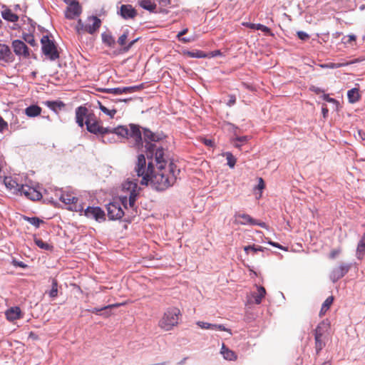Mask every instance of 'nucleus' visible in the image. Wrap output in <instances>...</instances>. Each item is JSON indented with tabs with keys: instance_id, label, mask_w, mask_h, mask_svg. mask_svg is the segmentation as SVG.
I'll return each mask as SVG.
<instances>
[{
	"instance_id": "1",
	"label": "nucleus",
	"mask_w": 365,
	"mask_h": 365,
	"mask_svg": "<svg viewBox=\"0 0 365 365\" xmlns=\"http://www.w3.org/2000/svg\"><path fill=\"white\" fill-rule=\"evenodd\" d=\"M143 139L147 158L155 159L158 172L155 170L152 162L146 165L144 155L138 156V160L135 167V171L138 177H142L144 180L151 182H173L177 180L176 173L180 170L177 169L173 163L168 165L169 173H167V160L165 158L164 148L158 145L157 143L163 139V137L157 133H153L148 129H144Z\"/></svg>"
},
{
	"instance_id": "2",
	"label": "nucleus",
	"mask_w": 365,
	"mask_h": 365,
	"mask_svg": "<svg viewBox=\"0 0 365 365\" xmlns=\"http://www.w3.org/2000/svg\"><path fill=\"white\" fill-rule=\"evenodd\" d=\"M86 130L93 134L101 135L107 133H115L125 138H132L135 145L138 147L143 146L142 134L140 127L135 124H130L129 128L127 126L119 125L115 128H106L102 125V122L93 113L85 121Z\"/></svg>"
},
{
	"instance_id": "3",
	"label": "nucleus",
	"mask_w": 365,
	"mask_h": 365,
	"mask_svg": "<svg viewBox=\"0 0 365 365\" xmlns=\"http://www.w3.org/2000/svg\"><path fill=\"white\" fill-rule=\"evenodd\" d=\"M11 194L24 195L31 200H38L42 194L38 186L33 187L30 184H1Z\"/></svg>"
},
{
	"instance_id": "4",
	"label": "nucleus",
	"mask_w": 365,
	"mask_h": 365,
	"mask_svg": "<svg viewBox=\"0 0 365 365\" xmlns=\"http://www.w3.org/2000/svg\"><path fill=\"white\" fill-rule=\"evenodd\" d=\"M180 315V311L179 309L175 307L168 309L159 321V327L164 331L173 329L178 324Z\"/></svg>"
},
{
	"instance_id": "5",
	"label": "nucleus",
	"mask_w": 365,
	"mask_h": 365,
	"mask_svg": "<svg viewBox=\"0 0 365 365\" xmlns=\"http://www.w3.org/2000/svg\"><path fill=\"white\" fill-rule=\"evenodd\" d=\"M101 25V21L97 16H89L87 18L85 23L81 19L78 21L76 26L78 34L81 35L85 33L93 34L100 28Z\"/></svg>"
},
{
	"instance_id": "6",
	"label": "nucleus",
	"mask_w": 365,
	"mask_h": 365,
	"mask_svg": "<svg viewBox=\"0 0 365 365\" xmlns=\"http://www.w3.org/2000/svg\"><path fill=\"white\" fill-rule=\"evenodd\" d=\"M127 196L122 197L119 201H113L107 205L108 216L110 220H120L123 217L124 211L121 205L127 208Z\"/></svg>"
},
{
	"instance_id": "7",
	"label": "nucleus",
	"mask_w": 365,
	"mask_h": 365,
	"mask_svg": "<svg viewBox=\"0 0 365 365\" xmlns=\"http://www.w3.org/2000/svg\"><path fill=\"white\" fill-rule=\"evenodd\" d=\"M41 43L42 44V51L45 56H48L51 61L58 58L59 54L56 46L48 36H43Z\"/></svg>"
},
{
	"instance_id": "8",
	"label": "nucleus",
	"mask_w": 365,
	"mask_h": 365,
	"mask_svg": "<svg viewBox=\"0 0 365 365\" xmlns=\"http://www.w3.org/2000/svg\"><path fill=\"white\" fill-rule=\"evenodd\" d=\"M351 264L340 262L338 266L334 267L330 274L329 278L334 283L342 278L350 269Z\"/></svg>"
},
{
	"instance_id": "9",
	"label": "nucleus",
	"mask_w": 365,
	"mask_h": 365,
	"mask_svg": "<svg viewBox=\"0 0 365 365\" xmlns=\"http://www.w3.org/2000/svg\"><path fill=\"white\" fill-rule=\"evenodd\" d=\"M84 215L97 222H103L106 220L105 212L99 207H88L84 210Z\"/></svg>"
},
{
	"instance_id": "10",
	"label": "nucleus",
	"mask_w": 365,
	"mask_h": 365,
	"mask_svg": "<svg viewBox=\"0 0 365 365\" xmlns=\"http://www.w3.org/2000/svg\"><path fill=\"white\" fill-rule=\"evenodd\" d=\"M76 122L78 125L83 128L85 125V121L88 119V117L92 115L93 113L89 112L88 109L85 106H79L76 108Z\"/></svg>"
},
{
	"instance_id": "11",
	"label": "nucleus",
	"mask_w": 365,
	"mask_h": 365,
	"mask_svg": "<svg viewBox=\"0 0 365 365\" xmlns=\"http://www.w3.org/2000/svg\"><path fill=\"white\" fill-rule=\"evenodd\" d=\"M12 48L16 55L24 58L29 57V50L27 46L21 40H14L12 42Z\"/></svg>"
},
{
	"instance_id": "12",
	"label": "nucleus",
	"mask_w": 365,
	"mask_h": 365,
	"mask_svg": "<svg viewBox=\"0 0 365 365\" xmlns=\"http://www.w3.org/2000/svg\"><path fill=\"white\" fill-rule=\"evenodd\" d=\"M236 219L241 225H259L263 228L267 227V225L264 222H259L258 220L253 219L251 216L247 214H239L236 215Z\"/></svg>"
},
{
	"instance_id": "13",
	"label": "nucleus",
	"mask_w": 365,
	"mask_h": 365,
	"mask_svg": "<svg viewBox=\"0 0 365 365\" xmlns=\"http://www.w3.org/2000/svg\"><path fill=\"white\" fill-rule=\"evenodd\" d=\"M69 5L66 11V17L69 19H73L79 16L81 13V7L78 1H70Z\"/></svg>"
},
{
	"instance_id": "14",
	"label": "nucleus",
	"mask_w": 365,
	"mask_h": 365,
	"mask_svg": "<svg viewBox=\"0 0 365 365\" xmlns=\"http://www.w3.org/2000/svg\"><path fill=\"white\" fill-rule=\"evenodd\" d=\"M197 325L204 329L224 331L228 332L230 334V335H232L231 330L229 329H227L222 324H210V323L199 321L197 322Z\"/></svg>"
},
{
	"instance_id": "15",
	"label": "nucleus",
	"mask_w": 365,
	"mask_h": 365,
	"mask_svg": "<svg viewBox=\"0 0 365 365\" xmlns=\"http://www.w3.org/2000/svg\"><path fill=\"white\" fill-rule=\"evenodd\" d=\"M14 60V56L10 50V48L3 43H0V61L5 63L11 62Z\"/></svg>"
},
{
	"instance_id": "16",
	"label": "nucleus",
	"mask_w": 365,
	"mask_h": 365,
	"mask_svg": "<svg viewBox=\"0 0 365 365\" xmlns=\"http://www.w3.org/2000/svg\"><path fill=\"white\" fill-rule=\"evenodd\" d=\"M120 15L125 19H133L137 16L136 10L130 4H123L120 6Z\"/></svg>"
},
{
	"instance_id": "17",
	"label": "nucleus",
	"mask_w": 365,
	"mask_h": 365,
	"mask_svg": "<svg viewBox=\"0 0 365 365\" xmlns=\"http://www.w3.org/2000/svg\"><path fill=\"white\" fill-rule=\"evenodd\" d=\"M59 200L65 205H70V207L78 202V197L73 192H63L59 197Z\"/></svg>"
},
{
	"instance_id": "18",
	"label": "nucleus",
	"mask_w": 365,
	"mask_h": 365,
	"mask_svg": "<svg viewBox=\"0 0 365 365\" xmlns=\"http://www.w3.org/2000/svg\"><path fill=\"white\" fill-rule=\"evenodd\" d=\"M130 185L131 184H129ZM133 186L130 187V186L128 187V190H130L129 194V205L130 207H134L135 200L138 195H140V188L138 187V184H132Z\"/></svg>"
},
{
	"instance_id": "19",
	"label": "nucleus",
	"mask_w": 365,
	"mask_h": 365,
	"mask_svg": "<svg viewBox=\"0 0 365 365\" xmlns=\"http://www.w3.org/2000/svg\"><path fill=\"white\" fill-rule=\"evenodd\" d=\"M6 319L9 321H14L21 317V312L19 307H14L9 309L6 313Z\"/></svg>"
},
{
	"instance_id": "20",
	"label": "nucleus",
	"mask_w": 365,
	"mask_h": 365,
	"mask_svg": "<svg viewBox=\"0 0 365 365\" xmlns=\"http://www.w3.org/2000/svg\"><path fill=\"white\" fill-rule=\"evenodd\" d=\"M329 324L327 322L323 321L318 324L314 331V338H322L324 334L328 331Z\"/></svg>"
},
{
	"instance_id": "21",
	"label": "nucleus",
	"mask_w": 365,
	"mask_h": 365,
	"mask_svg": "<svg viewBox=\"0 0 365 365\" xmlns=\"http://www.w3.org/2000/svg\"><path fill=\"white\" fill-rule=\"evenodd\" d=\"M242 25L244 26L247 27L251 29L260 30L266 34H269L271 32V30L269 28H268L267 26H264L262 24H252V23H250V22H243Z\"/></svg>"
},
{
	"instance_id": "22",
	"label": "nucleus",
	"mask_w": 365,
	"mask_h": 365,
	"mask_svg": "<svg viewBox=\"0 0 365 365\" xmlns=\"http://www.w3.org/2000/svg\"><path fill=\"white\" fill-rule=\"evenodd\" d=\"M41 113V108L37 105H31L25 109V114L28 117L34 118L39 115Z\"/></svg>"
},
{
	"instance_id": "23",
	"label": "nucleus",
	"mask_w": 365,
	"mask_h": 365,
	"mask_svg": "<svg viewBox=\"0 0 365 365\" xmlns=\"http://www.w3.org/2000/svg\"><path fill=\"white\" fill-rule=\"evenodd\" d=\"M44 104L56 113H57L58 110H61L65 107V103L62 101H47L44 103Z\"/></svg>"
},
{
	"instance_id": "24",
	"label": "nucleus",
	"mask_w": 365,
	"mask_h": 365,
	"mask_svg": "<svg viewBox=\"0 0 365 365\" xmlns=\"http://www.w3.org/2000/svg\"><path fill=\"white\" fill-rule=\"evenodd\" d=\"M103 42L108 46L110 48H113L115 45V38L111 35V34L108 32H104L101 34Z\"/></svg>"
},
{
	"instance_id": "25",
	"label": "nucleus",
	"mask_w": 365,
	"mask_h": 365,
	"mask_svg": "<svg viewBox=\"0 0 365 365\" xmlns=\"http://www.w3.org/2000/svg\"><path fill=\"white\" fill-rule=\"evenodd\" d=\"M221 354L226 360L232 361L237 358L235 353L227 348L224 344L221 349Z\"/></svg>"
},
{
	"instance_id": "26",
	"label": "nucleus",
	"mask_w": 365,
	"mask_h": 365,
	"mask_svg": "<svg viewBox=\"0 0 365 365\" xmlns=\"http://www.w3.org/2000/svg\"><path fill=\"white\" fill-rule=\"evenodd\" d=\"M365 252V232L364 233L361 239L359 242L356 248V257L358 259H361Z\"/></svg>"
},
{
	"instance_id": "27",
	"label": "nucleus",
	"mask_w": 365,
	"mask_h": 365,
	"mask_svg": "<svg viewBox=\"0 0 365 365\" xmlns=\"http://www.w3.org/2000/svg\"><path fill=\"white\" fill-rule=\"evenodd\" d=\"M347 97L350 103H354L359 101L361 97L359 93V89L354 88L349 90L347 93Z\"/></svg>"
},
{
	"instance_id": "28",
	"label": "nucleus",
	"mask_w": 365,
	"mask_h": 365,
	"mask_svg": "<svg viewBox=\"0 0 365 365\" xmlns=\"http://www.w3.org/2000/svg\"><path fill=\"white\" fill-rule=\"evenodd\" d=\"M266 291L263 287H257V292L253 294V297L255 298V304H260L262 298L264 297Z\"/></svg>"
},
{
	"instance_id": "29",
	"label": "nucleus",
	"mask_w": 365,
	"mask_h": 365,
	"mask_svg": "<svg viewBox=\"0 0 365 365\" xmlns=\"http://www.w3.org/2000/svg\"><path fill=\"white\" fill-rule=\"evenodd\" d=\"M333 301H334V297L331 296L327 298V299L324 301V302L323 303V304L322 306V308H321V310L319 312L320 317L324 316L326 314V312L329 309L331 304L333 303Z\"/></svg>"
},
{
	"instance_id": "30",
	"label": "nucleus",
	"mask_w": 365,
	"mask_h": 365,
	"mask_svg": "<svg viewBox=\"0 0 365 365\" xmlns=\"http://www.w3.org/2000/svg\"><path fill=\"white\" fill-rule=\"evenodd\" d=\"M2 17L11 22H16L19 19V16L14 14L10 9H6L2 11Z\"/></svg>"
},
{
	"instance_id": "31",
	"label": "nucleus",
	"mask_w": 365,
	"mask_h": 365,
	"mask_svg": "<svg viewBox=\"0 0 365 365\" xmlns=\"http://www.w3.org/2000/svg\"><path fill=\"white\" fill-rule=\"evenodd\" d=\"M139 4L142 8L149 11H153L156 8V4L151 0H141Z\"/></svg>"
},
{
	"instance_id": "32",
	"label": "nucleus",
	"mask_w": 365,
	"mask_h": 365,
	"mask_svg": "<svg viewBox=\"0 0 365 365\" xmlns=\"http://www.w3.org/2000/svg\"><path fill=\"white\" fill-rule=\"evenodd\" d=\"M185 54L186 56H187L188 57L197 58H207L209 56L208 54H207L205 52L200 51V50H197L195 51H187L185 52Z\"/></svg>"
},
{
	"instance_id": "33",
	"label": "nucleus",
	"mask_w": 365,
	"mask_h": 365,
	"mask_svg": "<svg viewBox=\"0 0 365 365\" xmlns=\"http://www.w3.org/2000/svg\"><path fill=\"white\" fill-rule=\"evenodd\" d=\"M248 140V136L237 137L232 140V144L235 147L240 148L243 144H245Z\"/></svg>"
},
{
	"instance_id": "34",
	"label": "nucleus",
	"mask_w": 365,
	"mask_h": 365,
	"mask_svg": "<svg viewBox=\"0 0 365 365\" xmlns=\"http://www.w3.org/2000/svg\"><path fill=\"white\" fill-rule=\"evenodd\" d=\"M143 84H140L134 86L123 87L122 91H123V93H134L141 91L142 89H143Z\"/></svg>"
},
{
	"instance_id": "35",
	"label": "nucleus",
	"mask_w": 365,
	"mask_h": 365,
	"mask_svg": "<svg viewBox=\"0 0 365 365\" xmlns=\"http://www.w3.org/2000/svg\"><path fill=\"white\" fill-rule=\"evenodd\" d=\"M35 244L40 248L46 250H51L53 249V246L48 244L47 242H43L41 239L36 238L34 240Z\"/></svg>"
},
{
	"instance_id": "36",
	"label": "nucleus",
	"mask_w": 365,
	"mask_h": 365,
	"mask_svg": "<svg viewBox=\"0 0 365 365\" xmlns=\"http://www.w3.org/2000/svg\"><path fill=\"white\" fill-rule=\"evenodd\" d=\"M146 186L150 185L152 190L157 191H163L168 189L172 184H144Z\"/></svg>"
},
{
	"instance_id": "37",
	"label": "nucleus",
	"mask_w": 365,
	"mask_h": 365,
	"mask_svg": "<svg viewBox=\"0 0 365 365\" xmlns=\"http://www.w3.org/2000/svg\"><path fill=\"white\" fill-rule=\"evenodd\" d=\"M24 220L29 222L31 225L35 226L36 227H38L41 223H43V220H40L36 217H24Z\"/></svg>"
},
{
	"instance_id": "38",
	"label": "nucleus",
	"mask_w": 365,
	"mask_h": 365,
	"mask_svg": "<svg viewBox=\"0 0 365 365\" xmlns=\"http://www.w3.org/2000/svg\"><path fill=\"white\" fill-rule=\"evenodd\" d=\"M99 108L102 112H103L107 115L110 116L111 118L114 117L117 110L115 109H108L106 106L99 103Z\"/></svg>"
},
{
	"instance_id": "39",
	"label": "nucleus",
	"mask_w": 365,
	"mask_h": 365,
	"mask_svg": "<svg viewBox=\"0 0 365 365\" xmlns=\"http://www.w3.org/2000/svg\"><path fill=\"white\" fill-rule=\"evenodd\" d=\"M264 250V247L255 245H248L244 247V250L247 254H248L250 251H252L255 254L258 251L263 252Z\"/></svg>"
},
{
	"instance_id": "40",
	"label": "nucleus",
	"mask_w": 365,
	"mask_h": 365,
	"mask_svg": "<svg viewBox=\"0 0 365 365\" xmlns=\"http://www.w3.org/2000/svg\"><path fill=\"white\" fill-rule=\"evenodd\" d=\"M225 156L226 157L227 165L230 168H234L236 163L235 157L230 152H227L225 153Z\"/></svg>"
},
{
	"instance_id": "41",
	"label": "nucleus",
	"mask_w": 365,
	"mask_h": 365,
	"mask_svg": "<svg viewBox=\"0 0 365 365\" xmlns=\"http://www.w3.org/2000/svg\"><path fill=\"white\" fill-rule=\"evenodd\" d=\"M129 31L126 30L118 39V43L123 48L127 46V38L128 36Z\"/></svg>"
},
{
	"instance_id": "42",
	"label": "nucleus",
	"mask_w": 365,
	"mask_h": 365,
	"mask_svg": "<svg viewBox=\"0 0 365 365\" xmlns=\"http://www.w3.org/2000/svg\"><path fill=\"white\" fill-rule=\"evenodd\" d=\"M188 31V29L186 28L183 30H182L180 32H179L177 35V38L178 40L182 43H189L192 41V39L190 38H183L182 37L183 35L186 34Z\"/></svg>"
},
{
	"instance_id": "43",
	"label": "nucleus",
	"mask_w": 365,
	"mask_h": 365,
	"mask_svg": "<svg viewBox=\"0 0 365 365\" xmlns=\"http://www.w3.org/2000/svg\"><path fill=\"white\" fill-rule=\"evenodd\" d=\"M24 40L29 43L32 46H35L36 45L34 36L30 34H26L23 35Z\"/></svg>"
},
{
	"instance_id": "44",
	"label": "nucleus",
	"mask_w": 365,
	"mask_h": 365,
	"mask_svg": "<svg viewBox=\"0 0 365 365\" xmlns=\"http://www.w3.org/2000/svg\"><path fill=\"white\" fill-rule=\"evenodd\" d=\"M315 339V349L317 353H319L324 346L325 342L322 338H314Z\"/></svg>"
},
{
	"instance_id": "45",
	"label": "nucleus",
	"mask_w": 365,
	"mask_h": 365,
	"mask_svg": "<svg viewBox=\"0 0 365 365\" xmlns=\"http://www.w3.org/2000/svg\"><path fill=\"white\" fill-rule=\"evenodd\" d=\"M49 296L52 298H54L58 294V283L56 279H53L52 282V288L48 293Z\"/></svg>"
},
{
	"instance_id": "46",
	"label": "nucleus",
	"mask_w": 365,
	"mask_h": 365,
	"mask_svg": "<svg viewBox=\"0 0 365 365\" xmlns=\"http://www.w3.org/2000/svg\"><path fill=\"white\" fill-rule=\"evenodd\" d=\"M265 184H258L254 189L255 195L257 199L262 196V191L264 189Z\"/></svg>"
},
{
	"instance_id": "47",
	"label": "nucleus",
	"mask_w": 365,
	"mask_h": 365,
	"mask_svg": "<svg viewBox=\"0 0 365 365\" xmlns=\"http://www.w3.org/2000/svg\"><path fill=\"white\" fill-rule=\"evenodd\" d=\"M103 91L107 93H113L115 95L123 93V91H122V88H105L103 90Z\"/></svg>"
},
{
	"instance_id": "48",
	"label": "nucleus",
	"mask_w": 365,
	"mask_h": 365,
	"mask_svg": "<svg viewBox=\"0 0 365 365\" xmlns=\"http://www.w3.org/2000/svg\"><path fill=\"white\" fill-rule=\"evenodd\" d=\"M345 44H351L353 41H356V36L354 34H349L343 38Z\"/></svg>"
},
{
	"instance_id": "49",
	"label": "nucleus",
	"mask_w": 365,
	"mask_h": 365,
	"mask_svg": "<svg viewBox=\"0 0 365 365\" xmlns=\"http://www.w3.org/2000/svg\"><path fill=\"white\" fill-rule=\"evenodd\" d=\"M341 252V248H337V249H334L332 250L329 255V257L331 259H335L340 253Z\"/></svg>"
},
{
	"instance_id": "50",
	"label": "nucleus",
	"mask_w": 365,
	"mask_h": 365,
	"mask_svg": "<svg viewBox=\"0 0 365 365\" xmlns=\"http://www.w3.org/2000/svg\"><path fill=\"white\" fill-rule=\"evenodd\" d=\"M297 36L299 39L306 41L309 38V36L304 31H298Z\"/></svg>"
},
{
	"instance_id": "51",
	"label": "nucleus",
	"mask_w": 365,
	"mask_h": 365,
	"mask_svg": "<svg viewBox=\"0 0 365 365\" xmlns=\"http://www.w3.org/2000/svg\"><path fill=\"white\" fill-rule=\"evenodd\" d=\"M118 306V304H113V305H108V306H106V307H102V308H94L92 310H91V312L92 313H98L103 309H108V308H110V307H117Z\"/></svg>"
},
{
	"instance_id": "52",
	"label": "nucleus",
	"mask_w": 365,
	"mask_h": 365,
	"mask_svg": "<svg viewBox=\"0 0 365 365\" xmlns=\"http://www.w3.org/2000/svg\"><path fill=\"white\" fill-rule=\"evenodd\" d=\"M8 127L7 123L0 116V132H3Z\"/></svg>"
},
{
	"instance_id": "53",
	"label": "nucleus",
	"mask_w": 365,
	"mask_h": 365,
	"mask_svg": "<svg viewBox=\"0 0 365 365\" xmlns=\"http://www.w3.org/2000/svg\"><path fill=\"white\" fill-rule=\"evenodd\" d=\"M138 41V38L131 41L127 46L122 48V51L123 52H127L130 50V48L133 46V44Z\"/></svg>"
},
{
	"instance_id": "54",
	"label": "nucleus",
	"mask_w": 365,
	"mask_h": 365,
	"mask_svg": "<svg viewBox=\"0 0 365 365\" xmlns=\"http://www.w3.org/2000/svg\"><path fill=\"white\" fill-rule=\"evenodd\" d=\"M70 210H74L76 212H84L83 206L81 205H77L76 204H74L73 206L70 207L68 208Z\"/></svg>"
},
{
	"instance_id": "55",
	"label": "nucleus",
	"mask_w": 365,
	"mask_h": 365,
	"mask_svg": "<svg viewBox=\"0 0 365 365\" xmlns=\"http://www.w3.org/2000/svg\"><path fill=\"white\" fill-rule=\"evenodd\" d=\"M322 98L325 101L329 102V103H338L336 100H335L334 98H330L329 96V95H327V94H324Z\"/></svg>"
},
{
	"instance_id": "56",
	"label": "nucleus",
	"mask_w": 365,
	"mask_h": 365,
	"mask_svg": "<svg viewBox=\"0 0 365 365\" xmlns=\"http://www.w3.org/2000/svg\"><path fill=\"white\" fill-rule=\"evenodd\" d=\"M310 91H313L314 93L317 94H319L322 93H324V91L321 89L320 88L316 87L314 86H312L309 88Z\"/></svg>"
},
{
	"instance_id": "57",
	"label": "nucleus",
	"mask_w": 365,
	"mask_h": 365,
	"mask_svg": "<svg viewBox=\"0 0 365 365\" xmlns=\"http://www.w3.org/2000/svg\"><path fill=\"white\" fill-rule=\"evenodd\" d=\"M339 66H340L339 64L336 65V64H334V63L321 65V67H322V68H339Z\"/></svg>"
},
{
	"instance_id": "58",
	"label": "nucleus",
	"mask_w": 365,
	"mask_h": 365,
	"mask_svg": "<svg viewBox=\"0 0 365 365\" xmlns=\"http://www.w3.org/2000/svg\"><path fill=\"white\" fill-rule=\"evenodd\" d=\"M235 102H236V98H235V96H231L230 97V100H229V101H228V103H227V105H228L229 106H231L234 105V104L235 103Z\"/></svg>"
},
{
	"instance_id": "59",
	"label": "nucleus",
	"mask_w": 365,
	"mask_h": 365,
	"mask_svg": "<svg viewBox=\"0 0 365 365\" xmlns=\"http://www.w3.org/2000/svg\"><path fill=\"white\" fill-rule=\"evenodd\" d=\"M160 3L162 4L163 6H166L168 4H170V0H160Z\"/></svg>"
},
{
	"instance_id": "60",
	"label": "nucleus",
	"mask_w": 365,
	"mask_h": 365,
	"mask_svg": "<svg viewBox=\"0 0 365 365\" xmlns=\"http://www.w3.org/2000/svg\"><path fill=\"white\" fill-rule=\"evenodd\" d=\"M269 244L272 245L273 247H278L279 249H282V246L279 245L278 243L273 242H269Z\"/></svg>"
},
{
	"instance_id": "61",
	"label": "nucleus",
	"mask_w": 365,
	"mask_h": 365,
	"mask_svg": "<svg viewBox=\"0 0 365 365\" xmlns=\"http://www.w3.org/2000/svg\"><path fill=\"white\" fill-rule=\"evenodd\" d=\"M220 53H220V50H216V51L212 52V56H216L220 55Z\"/></svg>"
},
{
	"instance_id": "62",
	"label": "nucleus",
	"mask_w": 365,
	"mask_h": 365,
	"mask_svg": "<svg viewBox=\"0 0 365 365\" xmlns=\"http://www.w3.org/2000/svg\"><path fill=\"white\" fill-rule=\"evenodd\" d=\"M205 144L207 145H212V141L211 140H205Z\"/></svg>"
},
{
	"instance_id": "63",
	"label": "nucleus",
	"mask_w": 365,
	"mask_h": 365,
	"mask_svg": "<svg viewBox=\"0 0 365 365\" xmlns=\"http://www.w3.org/2000/svg\"><path fill=\"white\" fill-rule=\"evenodd\" d=\"M17 264L21 267H24L26 266L22 262H18Z\"/></svg>"
},
{
	"instance_id": "64",
	"label": "nucleus",
	"mask_w": 365,
	"mask_h": 365,
	"mask_svg": "<svg viewBox=\"0 0 365 365\" xmlns=\"http://www.w3.org/2000/svg\"><path fill=\"white\" fill-rule=\"evenodd\" d=\"M322 365H331V362L327 361H324Z\"/></svg>"
}]
</instances>
